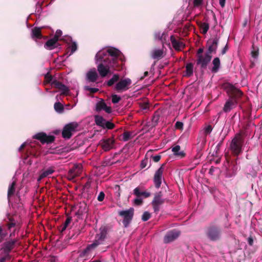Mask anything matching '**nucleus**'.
<instances>
[{
    "instance_id": "f257e3e1",
    "label": "nucleus",
    "mask_w": 262,
    "mask_h": 262,
    "mask_svg": "<svg viewBox=\"0 0 262 262\" xmlns=\"http://www.w3.org/2000/svg\"><path fill=\"white\" fill-rule=\"evenodd\" d=\"M97 71L101 77H106L111 73V69L120 71L125 61L122 53L115 48L98 51L95 55Z\"/></svg>"
},
{
    "instance_id": "f03ea898",
    "label": "nucleus",
    "mask_w": 262,
    "mask_h": 262,
    "mask_svg": "<svg viewBox=\"0 0 262 262\" xmlns=\"http://www.w3.org/2000/svg\"><path fill=\"white\" fill-rule=\"evenodd\" d=\"M224 88L229 97L223 108V112L227 113L236 107L243 93L230 83H225Z\"/></svg>"
},
{
    "instance_id": "7ed1b4c3",
    "label": "nucleus",
    "mask_w": 262,
    "mask_h": 262,
    "mask_svg": "<svg viewBox=\"0 0 262 262\" xmlns=\"http://www.w3.org/2000/svg\"><path fill=\"white\" fill-rule=\"evenodd\" d=\"M206 237L211 242L220 241L222 236V228L218 225L210 224L205 229Z\"/></svg>"
},
{
    "instance_id": "20e7f679",
    "label": "nucleus",
    "mask_w": 262,
    "mask_h": 262,
    "mask_svg": "<svg viewBox=\"0 0 262 262\" xmlns=\"http://www.w3.org/2000/svg\"><path fill=\"white\" fill-rule=\"evenodd\" d=\"M244 142V138L241 134L235 135L230 144V150L232 155L238 156L242 152Z\"/></svg>"
},
{
    "instance_id": "39448f33",
    "label": "nucleus",
    "mask_w": 262,
    "mask_h": 262,
    "mask_svg": "<svg viewBox=\"0 0 262 262\" xmlns=\"http://www.w3.org/2000/svg\"><path fill=\"white\" fill-rule=\"evenodd\" d=\"M134 209L130 208L126 210H121L118 212V215L123 218L122 223L125 228H127L133 219Z\"/></svg>"
},
{
    "instance_id": "423d86ee",
    "label": "nucleus",
    "mask_w": 262,
    "mask_h": 262,
    "mask_svg": "<svg viewBox=\"0 0 262 262\" xmlns=\"http://www.w3.org/2000/svg\"><path fill=\"white\" fill-rule=\"evenodd\" d=\"M166 199L163 198V193L161 191L156 192L151 202L154 211L156 213L159 212L161 206L165 203Z\"/></svg>"
},
{
    "instance_id": "0eeeda50",
    "label": "nucleus",
    "mask_w": 262,
    "mask_h": 262,
    "mask_svg": "<svg viewBox=\"0 0 262 262\" xmlns=\"http://www.w3.org/2000/svg\"><path fill=\"white\" fill-rule=\"evenodd\" d=\"M78 124L76 122H73L66 124L62 130V136L64 139H70L72 136L73 133L76 131Z\"/></svg>"
},
{
    "instance_id": "6e6552de",
    "label": "nucleus",
    "mask_w": 262,
    "mask_h": 262,
    "mask_svg": "<svg viewBox=\"0 0 262 262\" xmlns=\"http://www.w3.org/2000/svg\"><path fill=\"white\" fill-rule=\"evenodd\" d=\"M33 138L40 141L42 144H50L55 141V137L53 135H47L43 132H40L35 135Z\"/></svg>"
},
{
    "instance_id": "1a4fd4ad",
    "label": "nucleus",
    "mask_w": 262,
    "mask_h": 262,
    "mask_svg": "<svg viewBox=\"0 0 262 262\" xmlns=\"http://www.w3.org/2000/svg\"><path fill=\"white\" fill-rule=\"evenodd\" d=\"M132 84V80L128 78L120 80L115 85V90L118 92L127 90Z\"/></svg>"
},
{
    "instance_id": "9d476101",
    "label": "nucleus",
    "mask_w": 262,
    "mask_h": 262,
    "mask_svg": "<svg viewBox=\"0 0 262 262\" xmlns=\"http://www.w3.org/2000/svg\"><path fill=\"white\" fill-rule=\"evenodd\" d=\"M211 55H208L206 53H205L204 55H199L197 57L196 64L200 66L201 69H205L211 61Z\"/></svg>"
},
{
    "instance_id": "9b49d317",
    "label": "nucleus",
    "mask_w": 262,
    "mask_h": 262,
    "mask_svg": "<svg viewBox=\"0 0 262 262\" xmlns=\"http://www.w3.org/2000/svg\"><path fill=\"white\" fill-rule=\"evenodd\" d=\"M164 165L165 164H162L154 174V182L156 188H159L161 186Z\"/></svg>"
},
{
    "instance_id": "f8f14e48",
    "label": "nucleus",
    "mask_w": 262,
    "mask_h": 262,
    "mask_svg": "<svg viewBox=\"0 0 262 262\" xmlns=\"http://www.w3.org/2000/svg\"><path fill=\"white\" fill-rule=\"evenodd\" d=\"M180 235V231L172 230L168 231L164 237V243L168 244L176 240Z\"/></svg>"
},
{
    "instance_id": "ddd939ff",
    "label": "nucleus",
    "mask_w": 262,
    "mask_h": 262,
    "mask_svg": "<svg viewBox=\"0 0 262 262\" xmlns=\"http://www.w3.org/2000/svg\"><path fill=\"white\" fill-rule=\"evenodd\" d=\"M115 140L112 138L102 139L99 142L101 148L105 151H107L113 148Z\"/></svg>"
},
{
    "instance_id": "4468645a",
    "label": "nucleus",
    "mask_w": 262,
    "mask_h": 262,
    "mask_svg": "<svg viewBox=\"0 0 262 262\" xmlns=\"http://www.w3.org/2000/svg\"><path fill=\"white\" fill-rule=\"evenodd\" d=\"M100 233L96 234L95 239L94 242H97L98 245L102 244V242L105 240L106 237L107 233V229L106 227H101L99 229Z\"/></svg>"
},
{
    "instance_id": "2eb2a0df",
    "label": "nucleus",
    "mask_w": 262,
    "mask_h": 262,
    "mask_svg": "<svg viewBox=\"0 0 262 262\" xmlns=\"http://www.w3.org/2000/svg\"><path fill=\"white\" fill-rule=\"evenodd\" d=\"M96 111L99 112L102 110H104L106 113L110 114L112 112L111 106H107L104 100L101 99L96 104Z\"/></svg>"
},
{
    "instance_id": "dca6fc26",
    "label": "nucleus",
    "mask_w": 262,
    "mask_h": 262,
    "mask_svg": "<svg viewBox=\"0 0 262 262\" xmlns=\"http://www.w3.org/2000/svg\"><path fill=\"white\" fill-rule=\"evenodd\" d=\"M81 172V167L80 165H74L68 172V176L70 179H73L79 176Z\"/></svg>"
},
{
    "instance_id": "f3484780",
    "label": "nucleus",
    "mask_w": 262,
    "mask_h": 262,
    "mask_svg": "<svg viewBox=\"0 0 262 262\" xmlns=\"http://www.w3.org/2000/svg\"><path fill=\"white\" fill-rule=\"evenodd\" d=\"M17 242L16 239L11 240L5 242L3 244V250L5 253H9L14 248L15 244Z\"/></svg>"
},
{
    "instance_id": "a211bd4d",
    "label": "nucleus",
    "mask_w": 262,
    "mask_h": 262,
    "mask_svg": "<svg viewBox=\"0 0 262 262\" xmlns=\"http://www.w3.org/2000/svg\"><path fill=\"white\" fill-rule=\"evenodd\" d=\"M52 85H54L56 89H58L61 91L62 92V94L63 95H66L69 91V89L67 86L56 80H54L52 82Z\"/></svg>"
},
{
    "instance_id": "6ab92c4d",
    "label": "nucleus",
    "mask_w": 262,
    "mask_h": 262,
    "mask_svg": "<svg viewBox=\"0 0 262 262\" xmlns=\"http://www.w3.org/2000/svg\"><path fill=\"white\" fill-rule=\"evenodd\" d=\"M98 246L97 242H94L92 244L88 245L85 249L81 251L79 254L81 257H84L86 256L93 249H94Z\"/></svg>"
},
{
    "instance_id": "aec40b11",
    "label": "nucleus",
    "mask_w": 262,
    "mask_h": 262,
    "mask_svg": "<svg viewBox=\"0 0 262 262\" xmlns=\"http://www.w3.org/2000/svg\"><path fill=\"white\" fill-rule=\"evenodd\" d=\"M151 57L154 59L159 60L164 57V51L163 49H155L150 52Z\"/></svg>"
},
{
    "instance_id": "412c9836",
    "label": "nucleus",
    "mask_w": 262,
    "mask_h": 262,
    "mask_svg": "<svg viewBox=\"0 0 262 262\" xmlns=\"http://www.w3.org/2000/svg\"><path fill=\"white\" fill-rule=\"evenodd\" d=\"M217 45L218 39L217 38H214L211 44L209 45L208 50L205 53L208 55H211L212 53H215L217 48Z\"/></svg>"
},
{
    "instance_id": "4be33fe9",
    "label": "nucleus",
    "mask_w": 262,
    "mask_h": 262,
    "mask_svg": "<svg viewBox=\"0 0 262 262\" xmlns=\"http://www.w3.org/2000/svg\"><path fill=\"white\" fill-rule=\"evenodd\" d=\"M86 78L91 82H95L98 78V75L95 69L90 70L86 74Z\"/></svg>"
},
{
    "instance_id": "5701e85b",
    "label": "nucleus",
    "mask_w": 262,
    "mask_h": 262,
    "mask_svg": "<svg viewBox=\"0 0 262 262\" xmlns=\"http://www.w3.org/2000/svg\"><path fill=\"white\" fill-rule=\"evenodd\" d=\"M41 28L34 27L31 30V37L34 40L40 39L42 38L41 34Z\"/></svg>"
},
{
    "instance_id": "b1692460",
    "label": "nucleus",
    "mask_w": 262,
    "mask_h": 262,
    "mask_svg": "<svg viewBox=\"0 0 262 262\" xmlns=\"http://www.w3.org/2000/svg\"><path fill=\"white\" fill-rule=\"evenodd\" d=\"M134 194L138 198L143 196L144 198H147L150 196L149 192L142 191V188L140 187H137L134 190Z\"/></svg>"
},
{
    "instance_id": "393cba45",
    "label": "nucleus",
    "mask_w": 262,
    "mask_h": 262,
    "mask_svg": "<svg viewBox=\"0 0 262 262\" xmlns=\"http://www.w3.org/2000/svg\"><path fill=\"white\" fill-rule=\"evenodd\" d=\"M170 41L173 48L176 50H180L182 48H184L185 47V45L182 42L177 40L173 35L170 37Z\"/></svg>"
},
{
    "instance_id": "a878e982",
    "label": "nucleus",
    "mask_w": 262,
    "mask_h": 262,
    "mask_svg": "<svg viewBox=\"0 0 262 262\" xmlns=\"http://www.w3.org/2000/svg\"><path fill=\"white\" fill-rule=\"evenodd\" d=\"M58 40L56 39V37H53L52 38L49 39L45 44L44 47L48 50H51L56 48V44Z\"/></svg>"
},
{
    "instance_id": "bb28decb",
    "label": "nucleus",
    "mask_w": 262,
    "mask_h": 262,
    "mask_svg": "<svg viewBox=\"0 0 262 262\" xmlns=\"http://www.w3.org/2000/svg\"><path fill=\"white\" fill-rule=\"evenodd\" d=\"M55 171V167L52 166L46 170H43L41 171L38 180L39 181L44 178L47 177L50 174H52Z\"/></svg>"
},
{
    "instance_id": "cd10ccee",
    "label": "nucleus",
    "mask_w": 262,
    "mask_h": 262,
    "mask_svg": "<svg viewBox=\"0 0 262 262\" xmlns=\"http://www.w3.org/2000/svg\"><path fill=\"white\" fill-rule=\"evenodd\" d=\"M16 185V181H13L11 184L8 187V193H7V198L9 201L11 197L13 196L15 192V186Z\"/></svg>"
},
{
    "instance_id": "c85d7f7f",
    "label": "nucleus",
    "mask_w": 262,
    "mask_h": 262,
    "mask_svg": "<svg viewBox=\"0 0 262 262\" xmlns=\"http://www.w3.org/2000/svg\"><path fill=\"white\" fill-rule=\"evenodd\" d=\"M238 166H237L236 160L232 162L228 169V174L230 177H232L235 175L236 171L237 170Z\"/></svg>"
},
{
    "instance_id": "c756f323",
    "label": "nucleus",
    "mask_w": 262,
    "mask_h": 262,
    "mask_svg": "<svg viewBox=\"0 0 262 262\" xmlns=\"http://www.w3.org/2000/svg\"><path fill=\"white\" fill-rule=\"evenodd\" d=\"M213 67L211 69V72L213 73H217L221 66V62L220 58L219 57H215L213 59L212 61Z\"/></svg>"
},
{
    "instance_id": "7c9ffc66",
    "label": "nucleus",
    "mask_w": 262,
    "mask_h": 262,
    "mask_svg": "<svg viewBox=\"0 0 262 262\" xmlns=\"http://www.w3.org/2000/svg\"><path fill=\"white\" fill-rule=\"evenodd\" d=\"M95 122L97 125L101 127H104V125L106 122L105 119L101 116L95 115L94 116Z\"/></svg>"
},
{
    "instance_id": "2f4dec72",
    "label": "nucleus",
    "mask_w": 262,
    "mask_h": 262,
    "mask_svg": "<svg viewBox=\"0 0 262 262\" xmlns=\"http://www.w3.org/2000/svg\"><path fill=\"white\" fill-rule=\"evenodd\" d=\"M87 205L84 203H80L79 206V209L76 212V214L77 215H82L83 213L87 212Z\"/></svg>"
},
{
    "instance_id": "473e14b6",
    "label": "nucleus",
    "mask_w": 262,
    "mask_h": 262,
    "mask_svg": "<svg viewBox=\"0 0 262 262\" xmlns=\"http://www.w3.org/2000/svg\"><path fill=\"white\" fill-rule=\"evenodd\" d=\"M120 79V76L118 74H114L113 77L107 81V85L112 86L115 82L118 81Z\"/></svg>"
},
{
    "instance_id": "72a5a7b5",
    "label": "nucleus",
    "mask_w": 262,
    "mask_h": 262,
    "mask_svg": "<svg viewBox=\"0 0 262 262\" xmlns=\"http://www.w3.org/2000/svg\"><path fill=\"white\" fill-rule=\"evenodd\" d=\"M193 64L192 63H188L186 66V75L190 77L193 74Z\"/></svg>"
},
{
    "instance_id": "f704fd0d",
    "label": "nucleus",
    "mask_w": 262,
    "mask_h": 262,
    "mask_svg": "<svg viewBox=\"0 0 262 262\" xmlns=\"http://www.w3.org/2000/svg\"><path fill=\"white\" fill-rule=\"evenodd\" d=\"M201 33L205 34L208 31L209 28V25L208 23H202L200 25Z\"/></svg>"
},
{
    "instance_id": "c9c22d12",
    "label": "nucleus",
    "mask_w": 262,
    "mask_h": 262,
    "mask_svg": "<svg viewBox=\"0 0 262 262\" xmlns=\"http://www.w3.org/2000/svg\"><path fill=\"white\" fill-rule=\"evenodd\" d=\"M54 107L55 111L58 113H61L63 111V105L59 102L55 103Z\"/></svg>"
},
{
    "instance_id": "e433bc0d",
    "label": "nucleus",
    "mask_w": 262,
    "mask_h": 262,
    "mask_svg": "<svg viewBox=\"0 0 262 262\" xmlns=\"http://www.w3.org/2000/svg\"><path fill=\"white\" fill-rule=\"evenodd\" d=\"M7 235V232L4 230L2 226H0V243L4 240Z\"/></svg>"
},
{
    "instance_id": "4c0bfd02",
    "label": "nucleus",
    "mask_w": 262,
    "mask_h": 262,
    "mask_svg": "<svg viewBox=\"0 0 262 262\" xmlns=\"http://www.w3.org/2000/svg\"><path fill=\"white\" fill-rule=\"evenodd\" d=\"M115 126V125L113 123L111 122L110 121H106L105 123V124L104 125V127L103 128H107L108 129H113Z\"/></svg>"
},
{
    "instance_id": "58836bf2",
    "label": "nucleus",
    "mask_w": 262,
    "mask_h": 262,
    "mask_svg": "<svg viewBox=\"0 0 262 262\" xmlns=\"http://www.w3.org/2000/svg\"><path fill=\"white\" fill-rule=\"evenodd\" d=\"M151 217V214L148 211H145L142 215V220L143 221H148Z\"/></svg>"
},
{
    "instance_id": "ea45409f",
    "label": "nucleus",
    "mask_w": 262,
    "mask_h": 262,
    "mask_svg": "<svg viewBox=\"0 0 262 262\" xmlns=\"http://www.w3.org/2000/svg\"><path fill=\"white\" fill-rule=\"evenodd\" d=\"M121 100V97L116 94H113L112 95V102L114 104L118 103Z\"/></svg>"
},
{
    "instance_id": "a19ab883",
    "label": "nucleus",
    "mask_w": 262,
    "mask_h": 262,
    "mask_svg": "<svg viewBox=\"0 0 262 262\" xmlns=\"http://www.w3.org/2000/svg\"><path fill=\"white\" fill-rule=\"evenodd\" d=\"M52 79L53 77L49 73H47L45 76V81L47 83H51L52 84V82L53 81Z\"/></svg>"
},
{
    "instance_id": "79ce46f5",
    "label": "nucleus",
    "mask_w": 262,
    "mask_h": 262,
    "mask_svg": "<svg viewBox=\"0 0 262 262\" xmlns=\"http://www.w3.org/2000/svg\"><path fill=\"white\" fill-rule=\"evenodd\" d=\"M130 133L129 132H125L123 133L122 136V140L124 141H127L130 139Z\"/></svg>"
},
{
    "instance_id": "37998d69",
    "label": "nucleus",
    "mask_w": 262,
    "mask_h": 262,
    "mask_svg": "<svg viewBox=\"0 0 262 262\" xmlns=\"http://www.w3.org/2000/svg\"><path fill=\"white\" fill-rule=\"evenodd\" d=\"M203 0H193V6L198 8L203 4Z\"/></svg>"
},
{
    "instance_id": "c03bdc74",
    "label": "nucleus",
    "mask_w": 262,
    "mask_h": 262,
    "mask_svg": "<svg viewBox=\"0 0 262 262\" xmlns=\"http://www.w3.org/2000/svg\"><path fill=\"white\" fill-rule=\"evenodd\" d=\"M84 89L86 91H89L92 94L95 93L99 91V89L97 88H92L89 87V86H85Z\"/></svg>"
},
{
    "instance_id": "a18cd8bd",
    "label": "nucleus",
    "mask_w": 262,
    "mask_h": 262,
    "mask_svg": "<svg viewBox=\"0 0 262 262\" xmlns=\"http://www.w3.org/2000/svg\"><path fill=\"white\" fill-rule=\"evenodd\" d=\"M148 163V159L147 158L145 157L143 160H142L141 164H140V167L141 168H144L147 165Z\"/></svg>"
},
{
    "instance_id": "49530a36",
    "label": "nucleus",
    "mask_w": 262,
    "mask_h": 262,
    "mask_svg": "<svg viewBox=\"0 0 262 262\" xmlns=\"http://www.w3.org/2000/svg\"><path fill=\"white\" fill-rule=\"evenodd\" d=\"M70 47L71 48L70 54L74 53L76 51V50L77 49V46L75 42H72Z\"/></svg>"
},
{
    "instance_id": "de8ad7c7",
    "label": "nucleus",
    "mask_w": 262,
    "mask_h": 262,
    "mask_svg": "<svg viewBox=\"0 0 262 262\" xmlns=\"http://www.w3.org/2000/svg\"><path fill=\"white\" fill-rule=\"evenodd\" d=\"M155 38L159 40H162L163 38L165 39V34L164 33H161L160 32H157L155 34Z\"/></svg>"
},
{
    "instance_id": "09e8293b",
    "label": "nucleus",
    "mask_w": 262,
    "mask_h": 262,
    "mask_svg": "<svg viewBox=\"0 0 262 262\" xmlns=\"http://www.w3.org/2000/svg\"><path fill=\"white\" fill-rule=\"evenodd\" d=\"M183 123L180 121H177L175 124V128L177 129L182 130L183 128Z\"/></svg>"
},
{
    "instance_id": "8fccbe9b",
    "label": "nucleus",
    "mask_w": 262,
    "mask_h": 262,
    "mask_svg": "<svg viewBox=\"0 0 262 262\" xmlns=\"http://www.w3.org/2000/svg\"><path fill=\"white\" fill-rule=\"evenodd\" d=\"M213 128L211 126V125H208L204 129V132H205V134L206 135H208L209 134L212 130Z\"/></svg>"
},
{
    "instance_id": "3c124183",
    "label": "nucleus",
    "mask_w": 262,
    "mask_h": 262,
    "mask_svg": "<svg viewBox=\"0 0 262 262\" xmlns=\"http://www.w3.org/2000/svg\"><path fill=\"white\" fill-rule=\"evenodd\" d=\"M134 202L135 205L139 206L142 204L143 200L142 199L137 197L134 200Z\"/></svg>"
},
{
    "instance_id": "603ef678",
    "label": "nucleus",
    "mask_w": 262,
    "mask_h": 262,
    "mask_svg": "<svg viewBox=\"0 0 262 262\" xmlns=\"http://www.w3.org/2000/svg\"><path fill=\"white\" fill-rule=\"evenodd\" d=\"M104 197H105L104 193L103 191H101L98 196L97 200L99 202H101V201H103Z\"/></svg>"
},
{
    "instance_id": "864d4df0",
    "label": "nucleus",
    "mask_w": 262,
    "mask_h": 262,
    "mask_svg": "<svg viewBox=\"0 0 262 262\" xmlns=\"http://www.w3.org/2000/svg\"><path fill=\"white\" fill-rule=\"evenodd\" d=\"M140 108L143 110H146L149 108V104L147 102H144L140 104Z\"/></svg>"
},
{
    "instance_id": "5fc2aeb1",
    "label": "nucleus",
    "mask_w": 262,
    "mask_h": 262,
    "mask_svg": "<svg viewBox=\"0 0 262 262\" xmlns=\"http://www.w3.org/2000/svg\"><path fill=\"white\" fill-rule=\"evenodd\" d=\"M180 146L176 145V146L172 147V151L173 152L174 155H176L177 152H178L179 150H180Z\"/></svg>"
},
{
    "instance_id": "6e6d98bb",
    "label": "nucleus",
    "mask_w": 262,
    "mask_h": 262,
    "mask_svg": "<svg viewBox=\"0 0 262 262\" xmlns=\"http://www.w3.org/2000/svg\"><path fill=\"white\" fill-rule=\"evenodd\" d=\"M175 156L180 157L181 158H183L185 156V154L183 151H179L178 152L174 155Z\"/></svg>"
},
{
    "instance_id": "4d7b16f0",
    "label": "nucleus",
    "mask_w": 262,
    "mask_h": 262,
    "mask_svg": "<svg viewBox=\"0 0 262 262\" xmlns=\"http://www.w3.org/2000/svg\"><path fill=\"white\" fill-rule=\"evenodd\" d=\"M175 156L180 157L181 158H183L185 156V154L183 151H179L178 152L174 155Z\"/></svg>"
},
{
    "instance_id": "13d9d810",
    "label": "nucleus",
    "mask_w": 262,
    "mask_h": 262,
    "mask_svg": "<svg viewBox=\"0 0 262 262\" xmlns=\"http://www.w3.org/2000/svg\"><path fill=\"white\" fill-rule=\"evenodd\" d=\"M61 35L62 31L60 30H57L54 37H56V39H57V40H58L59 37L61 36Z\"/></svg>"
},
{
    "instance_id": "bf43d9fd",
    "label": "nucleus",
    "mask_w": 262,
    "mask_h": 262,
    "mask_svg": "<svg viewBox=\"0 0 262 262\" xmlns=\"http://www.w3.org/2000/svg\"><path fill=\"white\" fill-rule=\"evenodd\" d=\"M258 55V50H253L251 52V56L252 57L256 58Z\"/></svg>"
},
{
    "instance_id": "052dcab7",
    "label": "nucleus",
    "mask_w": 262,
    "mask_h": 262,
    "mask_svg": "<svg viewBox=\"0 0 262 262\" xmlns=\"http://www.w3.org/2000/svg\"><path fill=\"white\" fill-rule=\"evenodd\" d=\"M152 159H153V161L155 162H158L160 161V160L161 159V156L159 155H156V156H152L151 157Z\"/></svg>"
},
{
    "instance_id": "680f3d73",
    "label": "nucleus",
    "mask_w": 262,
    "mask_h": 262,
    "mask_svg": "<svg viewBox=\"0 0 262 262\" xmlns=\"http://www.w3.org/2000/svg\"><path fill=\"white\" fill-rule=\"evenodd\" d=\"M16 223H8L7 224V226L8 227V230H10L12 228L15 227L16 226Z\"/></svg>"
},
{
    "instance_id": "e2e57ef3",
    "label": "nucleus",
    "mask_w": 262,
    "mask_h": 262,
    "mask_svg": "<svg viewBox=\"0 0 262 262\" xmlns=\"http://www.w3.org/2000/svg\"><path fill=\"white\" fill-rule=\"evenodd\" d=\"M247 241H248V244L250 246H252L253 245V237L252 236H250L248 238Z\"/></svg>"
},
{
    "instance_id": "0e129e2a",
    "label": "nucleus",
    "mask_w": 262,
    "mask_h": 262,
    "mask_svg": "<svg viewBox=\"0 0 262 262\" xmlns=\"http://www.w3.org/2000/svg\"><path fill=\"white\" fill-rule=\"evenodd\" d=\"M72 221V219L71 217H68L66 220V221L64 222L63 225L67 226H68V225L71 223Z\"/></svg>"
},
{
    "instance_id": "69168bd1",
    "label": "nucleus",
    "mask_w": 262,
    "mask_h": 262,
    "mask_svg": "<svg viewBox=\"0 0 262 262\" xmlns=\"http://www.w3.org/2000/svg\"><path fill=\"white\" fill-rule=\"evenodd\" d=\"M205 143H206L205 139H204V138L202 139L201 140V142L200 143V144L201 149H202L204 147Z\"/></svg>"
},
{
    "instance_id": "338daca9",
    "label": "nucleus",
    "mask_w": 262,
    "mask_h": 262,
    "mask_svg": "<svg viewBox=\"0 0 262 262\" xmlns=\"http://www.w3.org/2000/svg\"><path fill=\"white\" fill-rule=\"evenodd\" d=\"M228 49V47L227 45H226L221 51L222 55L225 54L226 53V52L227 51Z\"/></svg>"
},
{
    "instance_id": "774afa93",
    "label": "nucleus",
    "mask_w": 262,
    "mask_h": 262,
    "mask_svg": "<svg viewBox=\"0 0 262 262\" xmlns=\"http://www.w3.org/2000/svg\"><path fill=\"white\" fill-rule=\"evenodd\" d=\"M204 51V50L203 48H199L197 51V57H198V56L199 55H203L202 53Z\"/></svg>"
}]
</instances>
